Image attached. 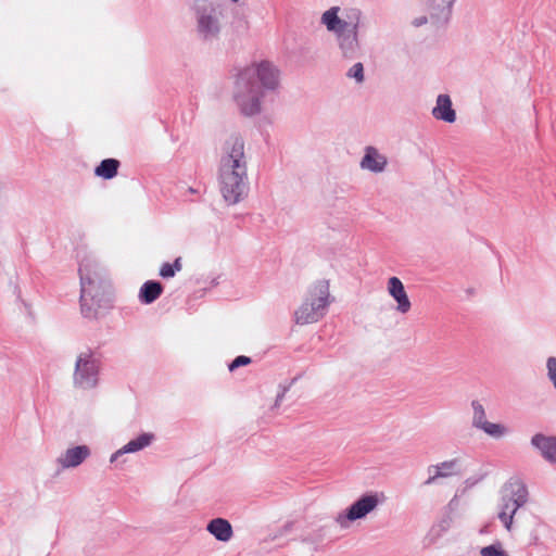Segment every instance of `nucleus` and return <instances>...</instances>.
Listing matches in <instances>:
<instances>
[{"instance_id": "19", "label": "nucleus", "mask_w": 556, "mask_h": 556, "mask_svg": "<svg viewBox=\"0 0 556 556\" xmlns=\"http://www.w3.org/2000/svg\"><path fill=\"white\" fill-rule=\"evenodd\" d=\"M206 530L218 541L228 542L232 535V527L230 522L224 518H215L212 519L207 526Z\"/></svg>"}, {"instance_id": "21", "label": "nucleus", "mask_w": 556, "mask_h": 556, "mask_svg": "<svg viewBox=\"0 0 556 556\" xmlns=\"http://www.w3.org/2000/svg\"><path fill=\"white\" fill-rule=\"evenodd\" d=\"M121 163L116 159H104L94 169V175L103 179H112L117 175Z\"/></svg>"}, {"instance_id": "17", "label": "nucleus", "mask_w": 556, "mask_h": 556, "mask_svg": "<svg viewBox=\"0 0 556 556\" xmlns=\"http://www.w3.org/2000/svg\"><path fill=\"white\" fill-rule=\"evenodd\" d=\"M432 115L434 118L446 123L455 122L456 112L452 108V100L448 94L438 96L435 106L432 109Z\"/></svg>"}, {"instance_id": "8", "label": "nucleus", "mask_w": 556, "mask_h": 556, "mask_svg": "<svg viewBox=\"0 0 556 556\" xmlns=\"http://www.w3.org/2000/svg\"><path fill=\"white\" fill-rule=\"evenodd\" d=\"M528 501L527 486L520 482H510V495H503L502 508L498 513V519L503 522L504 527L510 531L513 526V518L521 506Z\"/></svg>"}, {"instance_id": "7", "label": "nucleus", "mask_w": 556, "mask_h": 556, "mask_svg": "<svg viewBox=\"0 0 556 556\" xmlns=\"http://www.w3.org/2000/svg\"><path fill=\"white\" fill-rule=\"evenodd\" d=\"M381 498L377 492H370L362 495L349 508L339 513L334 520L343 529L349 528L352 521L366 517L374 511L380 504Z\"/></svg>"}, {"instance_id": "6", "label": "nucleus", "mask_w": 556, "mask_h": 556, "mask_svg": "<svg viewBox=\"0 0 556 556\" xmlns=\"http://www.w3.org/2000/svg\"><path fill=\"white\" fill-rule=\"evenodd\" d=\"M101 359L91 349L80 352L75 362L74 387L81 390L94 389L99 383Z\"/></svg>"}, {"instance_id": "14", "label": "nucleus", "mask_w": 556, "mask_h": 556, "mask_svg": "<svg viewBox=\"0 0 556 556\" xmlns=\"http://www.w3.org/2000/svg\"><path fill=\"white\" fill-rule=\"evenodd\" d=\"M154 440L153 433H141L136 439L130 440L127 444H125L123 447L117 450L115 453L112 454L110 462L114 463L117 460V458L124 454L127 453H136L139 452L147 446H149Z\"/></svg>"}, {"instance_id": "18", "label": "nucleus", "mask_w": 556, "mask_h": 556, "mask_svg": "<svg viewBox=\"0 0 556 556\" xmlns=\"http://www.w3.org/2000/svg\"><path fill=\"white\" fill-rule=\"evenodd\" d=\"M90 455V450L86 445H79L66 450L64 454L59 457V463L64 468L77 467Z\"/></svg>"}, {"instance_id": "30", "label": "nucleus", "mask_w": 556, "mask_h": 556, "mask_svg": "<svg viewBox=\"0 0 556 556\" xmlns=\"http://www.w3.org/2000/svg\"><path fill=\"white\" fill-rule=\"evenodd\" d=\"M427 22H428V17L427 16H420V17H417V18H415L413 21V25L415 27H420V26L427 24Z\"/></svg>"}, {"instance_id": "2", "label": "nucleus", "mask_w": 556, "mask_h": 556, "mask_svg": "<svg viewBox=\"0 0 556 556\" xmlns=\"http://www.w3.org/2000/svg\"><path fill=\"white\" fill-rule=\"evenodd\" d=\"M364 14L358 8L331 7L320 17V23L333 34L342 58L355 60L362 55L359 29Z\"/></svg>"}, {"instance_id": "29", "label": "nucleus", "mask_w": 556, "mask_h": 556, "mask_svg": "<svg viewBox=\"0 0 556 556\" xmlns=\"http://www.w3.org/2000/svg\"><path fill=\"white\" fill-rule=\"evenodd\" d=\"M280 391L277 393L274 407L277 408L280 406L281 402L285 399L286 393L289 391L290 386H280Z\"/></svg>"}, {"instance_id": "10", "label": "nucleus", "mask_w": 556, "mask_h": 556, "mask_svg": "<svg viewBox=\"0 0 556 556\" xmlns=\"http://www.w3.org/2000/svg\"><path fill=\"white\" fill-rule=\"evenodd\" d=\"M455 0H425L430 22L437 27L447 24Z\"/></svg>"}, {"instance_id": "4", "label": "nucleus", "mask_w": 556, "mask_h": 556, "mask_svg": "<svg viewBox=\"0 0 556 556\" xmlns=\"http://www.w3.org/2000/svg\"><path fill=\"white\" fill-rule=\"evenodd\" d=\"M330 302L328 280L316 281L308 290L301 306L295 311L294 321L298 325L317 323L326 315Z\"/></svg>"}, {"instance_id": "25", "label": "nucleus", "mask_w": 556, "mask_h": 556, "mask_svg": "<svg viewBox=\"0 0 556 556\" xmlns=\"http://www.w3.org/2000/svg\"><path fill=\"white\" fill-rule=\"evenodd\" d=\"M348 77L354 78L357 83L364 81V65L361 62L355 63L348 72Z\"/></svg>"}, {"instance_id": "13", "label": "nucleus", "mask_w": 556, "mask_h": 556, "mask_svg": "<svg viewBox=\"0 0 556 556\" xmlns=\"http://www.w3.org/2000/svg\"><path fill=\"white\" fill-rule=\"evenodd\" d=\"M388 291L390 295L397 303V311L402 314L407 313L410 309V301L406 294L402 281L397 277H391L388 281Z\"/></svg>"}, {"instance_id": "32", "label": "nucleus", "mask_w": 556, "mask_h": 556, "mask_svg": "<svg viewBox=\"0 0 556 556\" xmlns=\"http://www.w3.org/2000/svg\"><path fill=\"white\" fill-rule=\"evenodd\" d=\"M533 544H538V536L536 535L533 536Z\"/></svg>"}, {"instance_id": "11", "label": "nucleus", "mask_w": 556, "mask_h": 556, "mask_svg": "<svg viewBox=\"0 0 556 556\" xmlns=\"http://www.w3.org/2000/svg\"><path fill=\"white\" fill-rule=\"evenodd\" d=\"M220 30L218 17L214 12L202 11L198 16V31L203 40L217 38Z\"/></svg>"}, {"instance_id": "33", "label": "nucleus", "mask_w": 556, "mask_h": 556, "mask_svg": "<svg viewBox=\"0 0 556 556\" xmlns=\"http://www.w3.org/2000/svg\"><path fill=\"white\" fill-rule=\"evenodd\" d=\"M508 489L510 490V485L508 488H505V491H508Z\"/></svg>"}, {"instance_id": "20", "label": "nucleus", "mask_w": 556, "mask_h": 556, "mask_svg": "<svg viewBox=\"0 0 556 556\" xmlns=\"http://www.w3.org/2000/svg\"><path fill=\"white\" fill-rule=\"evenodd\" d=\"M163 293V286L160 281L148 280L139 291V300L143 304H151L156 301Z\"/></svg>"}, {"instance_id": "27", "label": "nucleus", "mask_w": 556, "mask_h": 556, "mask_svg": "<svg viewBox=\"0 0 556 556\" xmlns=\"http://www.w3.org/2000/svg\"><path fill=\"white\" fill-rule=\"evenodd\" d=\"M251 363V358L245 355L237 356L228 366L230 371H233L235 369L249 365Z\"/></svg>"}, {"instance_id": "16", "label": "nucleus", "mask_w": 556, "mask_h": 556, "mask_svg": "<svg viewBox=\"0 0 556 556\" xmlns=\"http://www.w3.org/2000/svg\"><path fill=\"white\" fill-rule=\"evenodd\" d=\"M531 444L541 452L546 460L556 463V437L536 433L532 437Z\"/></svg>"}, {"instance_id": "5", "label": "nucleus", "mask_w": 556, "mask_h": 556, "mask_svg": "<svg viewBox=\"0 0 556 556\" xmlns=\"http://www.w3.org/2000/svg\"><path fill=\"white\" fill-rule=\"evenodd\" d=\"M219 190L230 204L242 201L249 192L248 168H218Z\"/></svg>"}, {"instance_id": "26", "label": "nucleus", "mask_w": 556, "mask_h": 556, "mask_svg": "<svg viewBox=\"0 0 556 556\" xmlns=\"http://www.w3.org/2000/svg\"><path fill=\"white\" fill-rule=\"evenodd\" d=\"M547 378L556 390V357L549 356L546 359Z\"/></svg>"}, {"instance_id": "12", "label": "nucleus", "mask_w": 556, "mask_h": 556, "mask_svg": "<svg viewBox=\"0 0 556 556\" xmlns=\"http://www.w3.org/2000/svg\"><path fill=\"white\" fill-rule=\"evenodd\" d=\"M458 459H450L439 463L437 465H430L427 468V472L429 475L428 479L425 481L426 485H431L437 482L439 478H447L453 475H457Z\"/></svg>"}, {"instance_id": "22", "label": "nucleus", "mask_w": 556, "mask_h": 556, "mask_svg": "<svg viewBox=\"0 0 556 556\" xmlns=\"http://www.w3.org/2000/svg\"><path fill=\"white\" fill-rule=\"evenodd\" d=\"M471 408L473 412L471 425L473 428L480 429L488 421L485 409L478 400L471 401Z\"/></svg>"}, {"instance_id": "3", "label": "nucleus", "mask_w": 556, "mask_h": 556, "mask_svg": "<svg viewBox=\"0 0 556 556\" xmlns=\"http://www.w3.org/2000/svg\"><path fill=\"white\" fill-rule=\"evenodd\" d=\"M80 308L87 318H96L111 306L110 285L105 268L93 256H86L79 263Z\"/></svg>"}, {"instance_id": "15", "label": "nucleus", "mask_w": 556, "mask_h": 556, "mask_svg": "<svg viewBox=\"0 0 556 556\" xmlns=\"http://www.w3.org/2000/svg\"><path fill=\"white\" fill-rule=\"evenodd\" d=\"M387 163V157L380 154L376 148L367 147L361 161V167L372 173H381L384 170Z\"/></svg>"}, {"instance_id": "9", "label": "nucleus", "mask_w": 556, "mask_h": 556, "mask_svg": "<svg viewBox=\"0 0 556 556\" xmlns=\"http://www.w3.org/2000/svg\"><path fill=\"white\" fill-rule=\"evenodd\" d=\"M248 168L244 154V140L231 135L223 144L218 168Z\"/></svg>"}, {"instance_id": "28", "label": "nucleus", "mask_w": 556, "mask_h": 556, "mask_svg": "<svg viewBox=\"0 0 556 556\" xmlns=\"http://www.w3.org/2000/svg\"><path fill=\"white\" fill-rule=\"evenodd\" d=\"M160 276L164 279H168L175 276L173 266L169 263H164L160 268Z\"/></svg>"}, {"instance_id": "23", "label": "nucleus", "mask_w": 556, "mask_h": 556, "mask_svg": "<svg viewBox=\"0 0 556 556\" xmlns=\"http://www.w3.org/2000/svg\"><path fill=\"white\" fill-rule=\"evenodd\" d=\"M479 430H482L484 433L494 439L503 438L508 432V429L504 425L493 424L490 421H485Z\"/></svg>"}, {"instance_id": "34", "label": "nucleus", "mask_w": 556, "mask_h": 556, "mask_svg": "<svg viewBox=\"0 0 556 556\" xmlns=\"http://www.w3.org/2000/svg\"><path fill=\"white\" fill-rule=\"evenodd\" d=\"M232 2H238L239 0H231Z\"/></svg>"}, {"instance_id": "1", "label": "nucleus", "mask_w": 556, "mask_h": 556, "mask_svg": "<svg viewBox=\"0 0 556 556\" xmlns=\"http://www.w3.org/2000/svg\"><path fill=\"white\" fill-rule=\"evenodd\" d=\"M278 86L279 71L273 63H252L237 73L232 97L244 116H254L261 113L266 92L275 91Z\"/></svg>"}, {"instance_id": "24", "label": "nucleus", "mask_w": 556, "mask_h": 556, "mask_svg": "<svg viewBox=\"0 0 556 556\" xmlns=\"http://www.w3.org/2000/svg\"><path fill=\"white\" fill-rule=\"evenodd\" d=\"M481 556H508L507 553L502 548L501 544H492L481 548Z\"/></svg>"}, {"instance_id": "31", "label": "nucleus", "mask_w": 556, "mask_h": 556, "mask_svg": "<svg viewBox=\"0 0 556 556\" xmlns=\"http://www.w3.org/2000/svg\"><path fill=\"white\" fill-rule=\"evenodd\" d=\"M173 266V270L176 273V271H180L181 268H182V264H181V258L180 257H177L173 264H170Z\"/></svg>"}]
</instances>
